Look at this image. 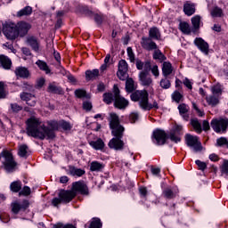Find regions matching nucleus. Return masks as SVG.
<instances>
[{"label":"nucleus","mask_w":228,"mask_h":228,"mask_svg":"<svg viewBox=\"0 0 228 228\" xmlns=\"http://www.w3.org/2000/svg\"><path fill=\"white\" fill-rule=\"evenodd\" d=\"M49 127H45L42 122L37 118H30L27 120V134L32 136V138H39L44 140L45 136L49 140H53L56 136L54 131H58L60 123L57 121H49Z\"/></svg>","instance_id":"f257e3e1"},{"label":"nucleus","mask_w":228,"mask_h":228,"mask_svg":"<svg viewBox=\"0 0 228 228\" xmlns=\"http://www.w3.org/2000/svg\"><path fill=\"white\" fill-rule=\"evenodd\" d=\"M110 127L112 130V136H114V138L109 142L110 149H114V151H123L124 141H122V136H124V126L120 125L118 116L115 113L110 114Z\"/></svg>","instance_id":"f03ea898"},{"label":"nucleus","mask_w":228,"mask_h":228,"mask_svg":"<svg viewBox=\"0 0 228 228\" xmlns=\"http://www.w3.org/2000/svg\"><path fill=\"white\" fill-rule=\"evenodd\" d=\"M74 197H76V192L72 191H61L59 192V198H54L52 200V204L53 206H54V208H58V205L61 202H63L64 204H69V202H70L72 199H74Z\"/></svg>","instance_id":"7ed1b4c3"},{"label":"nucleus","mask_w":228,"mask_h":228,"mask_svg":"<svg viewBox=\"0 0 228 228\" xmlns=\"http://www.w3.org/2000/svg\"><path fill=\"white\" fill-rule=\"evenodd\" d=\"M113 94H114V106L118 110H126L127 106H129V102L126 100V98L120 96V89L117 85L113 86Z\"/></svg>","instance_id":"20e7f679"},{"label":"nucleus","mask_w":228,"mask_h":228,"mask_svg":"<svg viewBox=\"0 0 228 228\" xmlns=\"http://www.w3.org/2000/svg\"><path fill=\"white\" fill-rule=\"evenodd\" d=\"M210 126L216 133H225L228 129V118H214L212 119Z\"/></svg>","instance_id":"39448f33"},{"label":"nucleus","mask_w":228,"mask_h":228,"mask_svg":"<svg viewBox=\"0 0 228 228\" xmlns=\"http://www.w3.org/2000/svg\"><path fill=\"white\" fill-rule=\"evenodd\" d=\"M3 33L8 40H15L18 38L19 32L17 31V25L15 23H4L3 27Z\"/></svg>","instance_id":"423d86ee"},{"label":"nucleus","mask_w":228,"mask_h":228,"mask_svg":"<svg viewBox=\"0 0 228 228\" xmlns=\"http://www.w3.org/2000/svg\"><path fill=\"white\" fill-rule=\"evenodd\" d=\"M131 100L134 102H139V104L142 110L146 107L147 102L149 101V93L147 91H135L131 94Z\"/></svg>","instance_id":"0eeeda50"},{"label":"nucleus","mask_w":228,"mask_h":228,"mask_svg":"<svg viewBox=\"0 0 228 228\" xmlns=\"http://www.w3.org/2000/svg\"><path fill=\"white\" fill-rule=\"evenodd\" d=\"M185 142L188 147L193 149L194 152L202 151V143L197 136L187 134L185 135Z\"/></svg>","instance_id":"6e6552de"},{"label":"nucleus","mask_w":228,"mask_h":228,"mask_svg":"<svg viewBox=\"0 0 228 228\" xmlns=\"http://www.w3.org/2000/svg\"><path fill=\"white\" fill-rule=\"evenodd\" d=\"M3 158H5V161L4 163V168L6 172H13L15 170V167H17V162L13 160V156L8 151H4L2 152Z\"/></svg>","instance_id":"1a4fd4ad"},{"label":"nucleus","mask_w":228,"mask_h":228,"mask_svg":"<svg viewBox=\"0 0 228 228\" xmlns=\"http://www.w3.org/2000/svg\"><path fill=\"white\" fill-rule=\"evenodd\" d=\"M145 71L139 74V79L142 86H151L152 85V78L149 77V70H151V62H146L144 65Z\"/></svg>","instance_id":"9d476101"},{"label":"nucleus","mask_w":228,"mask_h":228,"mask_svg":"<svg viewBox=\"0 0 228 228\" xmlns=\"http://www.w3.org/2000/svg\"><path fill=\"white\" fill-rule=\"evenodd\" d=\"M118 67V69L117 72V76L118 79H120L121 81H126L127 77H129V75L127 74L128 66L126 60L119 61Z\"/></svg>","instance_id":"9b49d317"},{"label":"nucleus","mask_w":228,"mask_h":228,"mask_svg":"<svg viewBox=\"0 0 228 228\" xmlns=\"http://www.w3.org/2000/svg\"><path fill=\"white\" fill-rule=\"evenodd\" d=\"M153 138L157 145H165V143H167V133L163 130H155L153 132Z\"/></svg>","instance_id":"f8f14e48"},{"label":"nucleus","mask_w":228,"mask_h":228,"mask_svg":"<svg viewBox=\"0 0 228 228\" xmlns=\"http://www.w3.org/2000/svg\"><path fill=\"white\" fill-rule=\"evenodd\" d=\"M141 45L146 51H155L158 49V45L151 37H142Z\"/></svg>","instance_id":"ddd939ff"},{"label":"nucleus","mask_w":228,"mask_h":228,"mask_svg":"<svg viewBox=\"0 0 228 228\" xmlns=\"http://www.w3.org/2000/svg\"><path fill=\"white\" fill-rule=\"evenodd\" d=\"M16 29L18 32V37L19 35L20 37H26L29 29H31V25H29V23H27L25 21H21L16 25Z\"/></svg>","instance_id":"4468645a"},{"label":"nucleus","mask_w":228,"mask_h":228,"mask_svg":"<svg viewBox=\"0 0 228 228\" xmlns=\"http://www.w3.org/2000/svg\"><path fill=\"white\" fill-rule=\"evenodd\" d=\"M195 45L201 51V53H204V54H209V45L208 42L204 41L201 37H197L194 40Z\"/></svg>","instance_id":"2eb2a0df"},{"label":"nucleus","mask_w":228,"mask_h":228,"mask_svg":"<svg viewBox=\"0 0 228 228\" xmlns=\"http://www.w3.org/2000/svg\"><path fill=\"white\" fill-rule=\"evenodd\" d=\"M74 191H78L81 195H89L88 186L84 182H76L73 183Z\"/></svg>","instance_id":"dca6fc26"},{"label":"nucleus","mask_w":228,"mask_h":228,"mask_svg":"<svg viewBox=\"0 0 228 228\" xmlns=\"http://www.w3.org/2000/svg\"><path fill=\"white\" fill-rule=\"evenodd\" d=\"M178 110L183 120L188 121L190 119V114H188V111H190V107L188 105H186L185 103L180 104L178 106Z\"/></svg>","instance_id":"f3484780"},{"label":"nucleus","mask_w":228,"mask_h":228,"mask_svg":"<svg viewBox=\"0 0 228 228\" xmlns=\"http://www.w3.org/2000/svg\"><path fill=\"white\" fill-rule=\"evenodd\" d=\"M173 71L174 69L172 68V63L169 61H164L162 64V74L164 77H168Z\"/></svg>","instance_id":"a211bd4d"},{"label":"nucleus","mask_w":228,"mask_h":228,"mask_svg":"<svg viewBox=\"0 0 228 228\" xmlns=\"http://www.w3.org/2000/svg\"><path fill=\"white\" fill-rule=\"evenodd\" d=\"M15 74L18 76V77H22L23 79L29 77V70H28V69L25 67L16 68Z\"/></svg>","instance_id":"6ab92c4d"},{"label":"nucleus","mask_w":228,"mask_h":228,"mask_svg":"<svg viewBox=\"0 0 228 228\" xmlns=\"http://www.w3.org/2000/svg\"><path fill=\"white\" fill-rule=\"evenodd\" d=\"M149 38L151 40H159V38H161V33H159V29L156 27L150 28Z\"/></svg>","instance_id":"aec40b11"},{"label":"nucleus","mask_w":228,"mask_h":228,"mask_svg":"<svg viewBox=\"0 0 228 228\" xmlns=\"http://www.w3.org/2000/svg\"><path fill=\"white\" fill-rule=\"evenodd\" d=\"M183 12L185 15H193V13H195V4H190V2H186L183 5Z\"/></svg>","instance_id":"412c9836"},{"label":"nucleus","mask_w":228,"mask_h":228,"mask_svg":"<svg viewBox=\"0 0 228 228\" xmlns=\"http://www.w3.org/2000/svg\"><path fill=\"white\" fill-rule=\"evenodd\" d=\"M99 77V69L86 70V81H93Z\"/></svg>","instance_id":"4be33fe9"},{"label":"nucleus","mask_w":228,"mask_h":228,"mask_svg":"<svg viewBox=\"0 0 228 228\" xmlns=\"http://www.w3.org/2000/svg\"><path fill=\"white\" fill-rule=\"evenodd\" d=\"M0 63L2 67L7 70L10 69L12 67V61L10 60V58L4 55H0Z\"/></svg>","instance_id":"5701e85b"},{"label":"nucleus","mask_w":228,"mask_h":228,"mask_svg":"<svg viewBox=\"0 0 228 228\" xmlns=\"http://www.w3.org/2000/svg\"><path fill=\"white\" fill-rule=\"evenodd\" d=\"M216 94H213L206 97V101L209 106L215 107L220 103V100Z\"/></svg>","instance_id":"b1692460"},{"label":"nucleus","mask_w":228,"mask_h":228,"mask_svg":"<svg viewBox=\"0 0 228 228\" xmlns=\"http://www.w3.org/2000/svg\"><path fill=\"white\" fill-rule=\"evenodd\" d=\"M47 91L49 94H57L59 95H62L63 94V89L54 84H49Z\"/></svg>","instance_id":"393cba45"},{"label":"nucleus","mask_w":228,"mask_h":228,"mask_svg":"<svg viewBox=\"0 0 228 228\" xmlns=\"http://www.w3.org/2000/svg\"><path fill=\"white\" fill-rule=\"evenodd\" d=\"M93 149L96 151H102L104 149V142L102 139H98L97 141H92L89 142Z\"/></svg>","instance_id":"a878e982"},{"label":"nucleus","mask_w":228,"mask_h":228,"mask_svg":"<svg viewBox=\"0 0 228 228\" xmlns=\"http://www.w3.org/2000/svg\"><path fill=\"white\" fill-rule=\"evenodd\" d=\"M135 90L136 87H134V80L127 77L126 81V92L132 94V92H134Z\"/></svg>","instance_id":"bb28decb"},{"label":"nucleus","mask_w":228,"mask_h":228,"mask_svg":"<svg viewBox=\"0 0 228 228\" xmlns=\"http://www.w3.org/2000/svg\"><path fill=\"white\" fill-rule=\"evenodd\" d=\"M33 13V8L31 6H26L17 12V17H26Z\"/></svg>","instance_id":"cd10ccee"},{"label":"nucleus","mask_w":228,"mask_h":228,"mask_svg":"<svg viewBox=\"0 0 228 228\" xmlns=\"http://www.w3.org/2000/svg\"><path fill=\"white\" fill-rule=\"evenodd\" d=\"M69 174L70 175H77V177H81V175H85V170L74 167H69Z\"/></svg>","instance_id":"c85d7f7f"},{"label":"nucleus","mask_w":228,"mask_h":228,"mask_svg":"<svg viewBox=\"0 0 228 228\" xmlns=\"http://www.w3.org/2000/svg\"><path fill=\"white\" fill-rule=\"evenodd\" d=\"M36 64L40 69V70H44L46 74L51 73V69H49V66H47V63L45 61L38 60Z\"/></svg>","instance_id":"c756f323"},{"label":"nucleus","mask_w":228,"mask_h":228,"mask_svg":"<svg viewBox=\"0 0 228 228\" xmlns=\"http://www.w3.org/2000/svg\"><path fill=\"white\" fill-rule=\"evenodd\" d=\"M153 60H159V61L163 62L167 60V57L161 53L160 50L156 49L153 53Z\"/></svg>","instance_id":"7c9ffc66"},{"label":"nucleus","mask_w":228,"mask_h":228,"mask_svg":"<svg viewBox=\"0 0 228 228\" xmlns=\"http://www.w3.org/2000/svg\"><path fill=\"white\" fill-rule=\"evenodd\" d=\"M115 100V94L111 93H105L103 94V102L105 104H111L113 101Z\"/></svg>","instance_id":"2f4dec72"},{"label":"nucleus","mask_w":228,"mask_h":228,"mask_svg":"<svg viewBox=\"0 0 228 228\" xmlns=\"http://www.w3.org/2000/svg\"><path fill=\"white\" fill-rule=\"evenodd\" d=\"M191 124L192 127L195 129L196 133H199V134L202 133V126L199 122V119L197 118L191 119Z\"/></svg>","instance_id":"473e14b6"},{"label":"nucleus","mask_w":228,"mask_h":228,"mask_svg":"<svg viewBox=\"0 0 228 228\" xmlns=\"http://www.w3.org/2000/svg\"><path fill=\"white\" fill-rule=\"evenodd\" d=\"M179 26L181 31L183 32L184 35H190V33H191V28L190 27V24H188L187 22H181Z\"/></svg>","instance_id":"72a5a7b5"},{"label":"nucleus","mask_w":228,"mask_h":228,"mask_svg":"<svg viewBox=\"0 0 228 228\" xmlns=\"http://www.w3.org/2000/svg\"><path fill=\"white\" fill-rule=\"evenodd\" d=\"M12 191H14V193H18V191H20L22 189V183L20 181L12 182L10 186Z\"/></svg>","instance_id":"f704fd0d"},{"label":"nucleus","mask_w":228,"mask_h":228,"mask_svg":"<svg viewBox=\"0 0 228 228\" xmlns=\"http://www.w3.org/2000/svg\"><path fill=\"white\" fill-rule=\"evenodd\" d=\"M191 24L194 28V29H192V32L195 33V31H197V29H199V28H200V16H199V15L194 16L191 19Z\"/></svg>","instance_id":"c9c22d12"},{"label":"nucleus","mask_w":228,"mask_h":228,"mask_svg":"<svg viewBox=\"0 0 228 228\" xmlns=\"http://www.w3.org/2000/svg\"><path fill=\"white\" fill-rule=\"evenodd\" d=\"M211 92L214 95L220 97V95H222V85H220V83H217L216 86H213L211 87Z\"/></svg>","instance_id":"e433bc0d"},{"label":"nucleus","mask_w":228,"mask_h":228,"mask_svg":"<svg viewBox=\"0 0 228 228\" xmlns=\"http://www.w3.org/2000/svg\"><path fill=\"white\" fill-rule=\"evenodd\" d=\"M28 43L34 51L38 52L39 46H38V41L37 40V38L29 37L28 39Z\"/></svg>","instance_id":"4c0bfd02"},{"label":"nucleus","mask_w":228,"mask_h":228,"mask_svg":"<svg viewBox=\"0 0 228 228\" xmlns=\"http://www.w3.org/2000/svg\"><path fill=\"white\" fill-rule=\"evenodd\" d=\"M102 168H104V166H102V164L97 161H94L91 163V166H90L91 172H97L99 170H102Z\"/></svg>","instance_id":"58836bf2"},{"label":"nucleus","mask_w":228,"mask_h":228,"mask_svg":"<svg viewBox=\"0 0 228 228\" xmlns=\"http://www.w3.org/2000/svg\"><path fill=\"white\" fill-rule=\"evenodd\" d=\"M28 145L26 144H21L19 147V151H18V155L20 158H26L27 154H28Z\"/></svg>","instance_id":"ea45409f"},{"label":"nucleus","mask_w":228,"mask_h":228,"mask_svg":"<svg viewBox=\"0 0 228 228\" xmlns=\"http://www.w3.org/2000/svg\"><path fill=\"white\" fill-rule=\"evenodd\" d=\"M75 95L78 99H83V97H86V99H90V95H87L86 91L83 89L75 90Z\"/></svg>","instance_id":"a19ab883"},{"label":"nucleus","mask_w":228,"mask_h":228,"mask_svg":"<svg viewBox=\"0 0 228 228\" xmlns=\"http://www.w3.org/2000/svg\"><path fill=\"white\" fill-rule=\"evenodd\" d=\"M59 127H61L63 131H70V129H72V125L65 120H61L59 122Z\"/></svg>","instance_id":"79ce46f5"},{"label":"nucleus","mask_w":228,"mask_h":228,"mask_svg":"<svg viewBox=\"0 0 228 228\" xmlns=\"http://www.w3.org/2000/svg\"><path fill=\"white\" fill-rule=\"evenodd\" d=\"M210 13L212 17H224V11L219 7H215Z\"/></svg>","instance_id":"37998d69"},{"label":"nucleus","mask_w":228,"mask_h":228,"mask_svg":"<svg viewBox=\"0 0 228 228\" xmlns=\"http://www.w3.org/2000/svg\"><path fill=\"white\" fill-rule=\"evenodd\" d=\"M101 227H102V223H101V219L93 218L89 228H101Z\"/></svg>","instance_id":"c03bdc74"},{"label":"nucleus","mask_w":228,"mask_h":228,"mask_svg":"<svg viewBox=\"0 0 228 228\" xmlns=\"http://www.w3.org/2000/svg\"><path fill=\"white\" fill-rule=\"evenodd\" d=\"M34 95L35 94H32L31 93L23 92L20 94V97L21 101H25V102H28L29 100L33 99Z\"/></svg>","instance_id":"a18cd8bd"},{"label":"nucleus","mask_w":228,"mask_h":228,"mask_svg":"<svg viewBox=\"0 0 228 228\" xmlns=\"http://www.w3.org/2000/svg\"><path fill=\"white\" fill-rule=\"evenodd\" d=\"M160 86H161V88H164V90H168V88H170V86H171L170 80H168V78L161 79Z\"/></svg>","instance_id":"49530a36"},{"label":"nucleus","mask_w":228,"mask_h":228,"mask_svg":"<svg viewBox=\"0 0 228 228\" xmlns=\"http://www.w3.org/2000/svg\"><path fill=\"white\" fill-rule=\"evenodd\" d=\"M20 209H22V207L19 202L12 203V211L14 215H17Z\"/></svg>","instance_id":"de8ad7c7"},{"label":"nucleus","mask_w":228,"mask_h":228,"mask_svg":"<svg viewBox=\"0 0 228 228\" xmlns=\"http://www.w3.org/2000/svg\"><path fill=\"white\" fill-rule=\"evenodd\" d=\"M163 195L166 197V199H174V197H175V194L170 189H166L163 191Z\"/></svg>","instance_id":"09e8293b"},{"label":"nucleus","mask_w":228,"mask_h":228,"mask_svg":"<svg viewBox=\"0 0 228 228\" xmlns=\"http://www.w3.org/2000/svg\"><path fill=\"white\" fill-rule=\"evenodd\" d=\"M11 110L13 113H19V111H22V106L17 103H11Z\"/></svg>","instance_id":"8fccbe9b"},{"label":"nucleus","mask_w":228,"mask_h":228,"mask_svg":"<svg viewBox=\"0 0 228 228\" xmlns=\"http://www.w3.org/2000/svg\"><path fill=\"white\" fill-rule=\"evenodd\" d=\"M216 144H217L219 147H222V146H224V145H226V147L228 148V141H227V138H225V137H221V138L217 139Z\"/></svg>","instance_id":"3c124183"},{"label":"nucleus","mask_w":228,"mask_h":228,"mask_svg":"<svg viewBox=\"0 0 228 228\" xmlns=\"http://www.w3.org/2000/svg\"><path fill=\"white\" fill-rule=\"evenodd\" d=\"M31 194V189L28 186H24L22 191L19 192V195H24L25 197H28V195Z\"/></svg>","instance_id":"603ef678"},{"label":"nucleus","mask_w":228,"mask_h":228,"mask_svg":"<svg viewBox=\"0 0 228 228\" xmlns=\"http://www.w3.org/2000/svg\"><path fill=\"white\" fill-rule=\"evenodd\" d=\"M222 174H226L228 175V160H224L223 165L221 166Z\"/></svg>","instance_id":"864d4df0"},{"label":"nucleus","mask_w":228,"mask_h":228,"mask_svg":"<svg viewBox=\"0 0 228 228\" xmlns=\"http://www.w3.org/2000/svg\"><path fill=\"white\" fill-rule=\"evenodd\" d=\"M174 101H175V102H179L181 101V99H183V94H181V93L175 91L173 95H172Z\"/></svg>","instance_id":"5fc2aeb1"},{"label":"nucleus","mask_w":228,"mask_h":228,"mask_svg":"<svg viewBox=\"0 0 228 228\" xmlns=\"http://www.w3.org/2000/svg\"><path fill=\"white\" fill-rule=\"evenodd\" d=\"M127 54H128L130 61L132 63H134V53H133V48H131V47L127 48Z\"/></svg>","instance_id":"6e6d98bb"},{"label":"nucleus","mask_w":228,"mask_h":228,"mask_svg":"<svg viewBox=\"0 0 228 228\" xmlns=\"http://www.w3.org/2000/svg\"><path fill=\"white\" fill-rule=\"evenodd\" d=\"M26 104H28V106H31V107L37 106V96H35V94H34L33 97L26 102Z\"/></svg>","instance_id":"4d7b16f0"},{"label":"nucleus","mask_w":228,"mask_h":228,"mask_svg":"<svg viewBox=\"0 0 228 228\" xmlns=\"http://www.w3.org/2000/svg\"><path fill=\"white\" fill-rule=\"evenodd\" d=\"M196 165L199 167L200 170H205L208 168V165L200 160H196Z\"/></svg>","instance_id":"13d9d810"},{"label":"nucleus","mask_w":228,"mask_h":228,"mask_svg":"<svg viewBox=\"0 0 228 228\" xmlns=\"http://www.w3.org/2000/svg\"><path fill=\"white\" fill-rule=\"evenodd\" d=\"M146 107H144L143 110H152V108H156V110H158V108H159L158 106V102H154L153 104H149V101L146 102Z\"/></svg>","instance_id":"bf43d9fd"},{"label":"nucleus","mask_w":228,"mask_h":228,"mask_svg":"<svg viewBox=\"0 0 228 228\" xmlns=\"http://www.w3.org/2000/svg\"><path fill=\"white\" fill-rule=\"evenodd\" d=\"M6 97V93L4 92V84L0 82V99H4Z\"/></svg>","instance_id":"052dcab7"},{"label":"nucleus","mask_w":228,"mask_h":228,"mask_svg":"<svg viewBox=\"0 0 228 228\" xmlns=\"http://www.w3.org/2000/svg\"><path fill=\"white\" fill-rule=\"evenodd\" d=\"M169 138L172 142H175V143H177L178 142H181V137H177L175 135V134L174 133H171L170 135H169Z\"/></svg>","instance_id":"680f3d73"},{"label":"nucleus","mask_w":228,"mask_h":228,"mask_svg":"<svg viewBox=\"0 0 228 228\" xmlns=\"http://www.w3.org/2000/svg\"><path fill=\"white\" fill-rule=\"evenodd\" d=\"M83 108L86 111H90V110H92V102H84Z\"/></svg>","instance_id":"e2e57ef3"},{"label":"nucleus","mask_w":228,"mask_h":228,"mask_svg":"<svg viewBox=\"0 0 228 228\" xmlns=\"http://www.w3.org/2000/svg\"><path fill=\"white\" fill-rule=\"evenodd\" d=\"M151 72L155 77H158L159 76V69H158V65H155L151 69Z\"/></svg>","instance_id":"0e129e2a"},{"label":"nucleus","mask_w":228,"mask_h":228,"mask_svg":"<svg viewBox=\"0 0 228 228\" xmlns=\"http://www.w3.org/2000/svg\"><path fill=\"white\" fill-rule=\"evenodd\" d=\"M130 120H131L132 124H134V122H136V120H138V113L130 114Z\"/></svg>","instance_id":"69168bd1"},{"label":"nucleus","mask_w":228,"mask_h":228,"mask_svg":"<svg viewBox=\"0 0 228 228\" xmlns=\"http://www.w3.org/2000/svg\"><path fill=\"white\" fill-rule=\"evenodd\" d=\"M183 85H184L185 86H187V87L189 88V90H191L192 86H191V81H190V79L185 78V79L183 80Z\"/></svg>","instance_id":"338daca9"},{"label":"nucleus","mask_w":228,"mask_h":228,"mask_svg":"<svg viewBox=\"0 0 228 228\" xmlns=\"http://www.w3.org/2000/svg\"><path fill=\"white\" fill-rule=\"evenodd\" d=\"M44 85H45V79L44 78H40L37 83V88H42V86H44Z\"/></svg>","instance_id":"774afa93"}]
</instances>
